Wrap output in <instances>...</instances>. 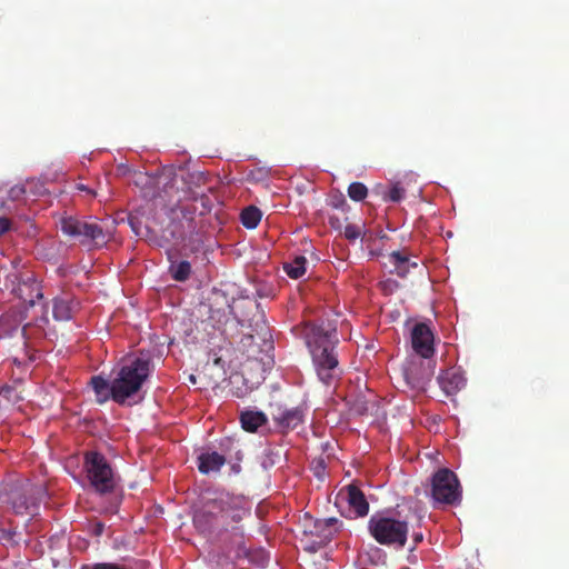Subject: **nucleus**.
Returning <instances> with one entry per match:
<instances>
[{
	"label": "nucleus",
	"mask_w": 569,
	"mask_h": 569,
	"mask_svg": "<svg viewBox=\"0 0 569 569\" xmlns=\"http://www.w3.org/2000/svg\"><path fill=\"white\" fill-rule=\"evenodd\" d=\"M90 385L96 392L98 402L102 403L111 398V383L101 376H93L90 380Z\"/></svg>",
	"instance_id": "20"
},
{
	"label": "nucleus",
	"mask_w": 569,
	"mask_h": 569,
	"mask_svg": "<svg viewBox=\"0 0 569 569\" xmlns=\"http://www.w3.org/2000/svg\"><path fill=\"white\" fill-rule=\"evenodd\" d=\"M312 470L317 478L322 479L325 476L326 465L322 459L312 462Z\"/></svg>",
	"instance_id": "28"
},
{
	"label": "nucleus",
	"mask_w": 569,
	"mask_h": 569,
	"mask_svg": "<svg viewBox=\"0 0 569 569\" xmlns=\"http://www.w3.org/2000/svg\"><path fill=\"white\" fill-rule=\"evenodd\" d=\"M1 532H2L1 537H3V538H11L12 535H13V532H11L10 530H8V531L7 530H1Z\"/></svg>",
	"instance_id": "36"
},
{
	"label": "nucleus",
	"mask_w": 569,
	"mask_h": 569,
	"mask_svg": "<svg viewBox=\"0 0 569 569\" xmlns=\"http://www.w3.org/2000/svg\"><path fill=\"white\" fill-rule=\"evenodd\" d=\"M437 380L439 387L447 397H452L457 395L465 387L466 383L462 373L455 368L442 371L438 376Z\"/></svg>",
	"instance_id": "13"
},
{
	"label": "nucleus",
	"mask_w": 569,
	"mask_h": 569,
	"mask_svg": "<svg viewBox=\"0 0 569 569\" xmlns=\"http://www.w3.org/2000/svg\"><path fill=\"white\" fill-rule=\"evenodd\" d=\"M12 362H13L18 368H21V367L23 366V361H21V360L17 359V358H14V359L12 360Z\"/></svg>",
	"instance_id": "37"
},
{
	"label": "nucleus",
	"mask_w": 569,
	"mask_h": 569,
	"mask_svg": "<svg viewBox=\"0 0 569 569\" xmlns=\"http://www.w3.org/2000/svg\"><path fill=\"white\" fill-rule=\"evenodd\" d=\"M152 370L153 363L149 353L141 352L137 357L127 359L111 381V399L119 405H124L129 398L140 391Z\"/></svg>",
	"instance_id": "2"
},
{
	"label": "nucleus",
	"mask_w": 569,
	"mask_h": 569,
	"mask_svg": "<svg viewBox=\"0 0 569 569\" xmlns=\"http://www.w3.org/2000/svg\"><path fill=\"white\" fill-rule=\"evenodd\" d=\"M389 262L393 266V270L397 276L405 278L411 268H417L418 263L412 262L409 259V254L406 251H392L389 254Z\"/></svg>",
	"instance_id": "18"
},
{
	"label": "nucleus",
	"mask_w": 569,
	"mask_h": 569,
	"mask_svg": "<svg viewBox=\"0 0 569 569\" xmlns=\"http://www.w3.org/2000/svg\"><path fill=\"white\" fill-rule=\"evenodd\" d=\"M79 302L74 300L69 295H62L53 299V317L56 320L68 321L70 320L77 308Z\"/></svg>",
	"instance_id": "14"
},
{
	"label": "nucleus",
	"mask_w": 569,
	"mask_h": 569,
	"mask_svg": "<svg viewBox=\"0 0 569 569\" xmlns=\"http://www.w3.org/2000/svg\"><path fill=\"white\" fill-rule=\"evenodd\" d=\"M76 188H77L78 190H80V191H86V192H87V193H89L91 197H94V196H96V192H94L93 190H91L90 188H88L87 186H84V184L79 183V184H77V187H76Z\"/></svg>",
	"instance_id": "33"
},
{
	"label": "nucleus",
	"mask_w": 569,
	"mask_h": 569,
	"mask_svg": "<svg viewBox=\"0 0 569 569\" xmlns=\"http://www.w3.org/2000/svg\"><path fill=\"white\" fill-rule=\"evenodd\" d=\"M307 259L303 256H297L292 261L286 262L284 271L291 279H299L306 273Z\"/></svg>",
	"instance_id": "21"
},
{
	"label": "nucleus",
	"mask_w": 569,
	"mask_h": 569,
	"mask_svg": "<svg viewBox=\"0 0 569 569\" xmlns=\"http://www.w3.org/2000/svg\"><path fill=\"white\" fill-rule=\"evenodd\" d=\"M303 337L312 357L318 378L327 386L337 380L341 373L338 355L337 330L329 323L307 322Z\"/></svg>",
	"instance_id": "1"
},
{
	"label": "nucleus",
	"mask_w": 569,
	"mask_h": 569,
	"mask_svg": "<svg viewBox=\"0 0 569 569\" xmlns=\"http://www.w3.org/2000/svg\"><path fill=\"white\" fill-rule=\"evenodd\" d=\"M232 470H233L234 472H239V471H240V466H239L238 463L233 465V466H232Z\"/></svg>",
	"instance_id": "39"
},
{
	"label": "nucleus",
	"mask_w": 569,
	"mask_h": 569,
	"mask_svg": "<svg viewBox=\"0 0 569 569\" xmlns=\"http://www.w3.org/2000/svg\"><path fill=\"white\" fill-rule=\"evenodd\" d=\"M47 496L46 488L29 479L8 480L0 490V503L16 515H32Z\"/></svg>",
	"instance_id": "3"
},
{
	"label": "nucleus",
	"mask_w": 569,
	"mask_h": 569,
	"mask_svg": "<svg viewBox=\"0 0 569 569\" xmlns=\"http://www.w3.org/2000/svg\"><path fill=\"white\" fill-rule=\"evenodd\" d=\"M26 194V188L23 184H16L8 191V198L11 201H20Z\"/></svg>",
	"instance_id": "25"
},
{
	"label": "nucleus",
	"mask_w": 569,
	"mask_h": 569,
	"mask_svg": "<svg viewBox=\"0 0 569 569\" xmlns=\"http://www.w3.org/2000/svg\"><path fill=\"white\" fill-rule=\"evenodd\" d=\"M0 209L4 212V213H11L12 212V209L10 206L7 204L6 201H2L1 204H0Z\"/></svg>",
	"instance_id": "34"
},
{
	"label": "nucleus",
	"mask_w": 569,
	"mask_h": 569,
	"mask_svg": "<svg viewBox=\"0 0 569 569\" xmlns=\"http://www.w3.org/2000/svg\"><path fill=\"white\" fill-rule=\"evenodd\" d=\"M163 237L167 240L182 243L192 251L198 250L202 239L201 228L196 220V208L189 206L172 208L170 222L163 230Z\"/></svg>",
	"instance_id": "4"
},
{
	"label": "nucleus",
	"mask_w": 569,
	"mask_h": 569,
	"mask_svg": "<svg viewBox=\"0 0 569 569\" xmlns=\"http://www.w3.org/2000/svg\"><path fill=\"white\" fill-rule=\"evenodd\" d=\"M240 422L246 431L254 432L267 422V417L260 411H244L240 416Z\"/></svg>",
	"instance_id": "19"
},
{
	"label": "nucleus",
	"mask_w": 569,
	"mask_h": 569,
	"mask_svg": "<svg viewBox=\"0 0 569 569\" xmlns=\"http://www.w3.org/2000/svg\"><path fill=\"white\" fill-rule=\"evenodd\" d=\"M191 273V264L189 261L182 260L170 267V274L176 281L183 282L189 279Z\"/></svg>",
	"instance_id": "23"
},
{
	"label": "nucleus",
	"mask_w": 569,
	"mask_h": 569,
	"mask_svg": "<svg viewBox=\"0 0 569 569\" xmlns=\"http://www.w3.org/2000/svg\"><path fill=\"white\" fill-rule=\"evenodd\" d=\"M11 227L12 222L8 217H0V237L7 233L11 229Z\"/></svg>",
	"instance_id": "29"
},
{
	"label": "nucleus",
	"mask_w": 569,
	"mask_h": 569,
	"mask_svg": "<svg viewBox=\"0 0 569 569\" xmlns=\"http://www.w3.org/2000/svg\"><path fill=\"white\" fill-rule=\"evenodd\" d=\"M36 290H37L36 298H38V299L42 298V295H41L38 286L36 287Z\"/></svg>",
	"instance_id": "38"
},
{
	"label": "nucleus",
	"mask_w": 569,
	"mask_h": 569,
	"mask_svg": "<svg viewBox=\"0 0 569 569\" xmlns=\"http://www.w3.org/2000/svg\"><path fill=\"white\" fill-rule=\"evenodd\" d=\"M403 196L405 189L399 183L393 184L388 192V199L392 202H399Z\"/></svg>",
	"instance_id": "27"
},
{
	"label": "nucleus",
	"mask_w": 569,
	"mask_h": 569,
	"mask_svg": "<svg viewBox=\"0 0 569 569\" xmlns=\"http://www.w3.org/2000/svg\"><path fill=\"white\" fill-rule=\"evenodd\" d=\"M329 223H330V226H331L332 228H335V229H340V228H341V221H340V219H339V218H337V217H333V216H332V217H330V218H329Z\"/></svg>",
	"instance_id": "31"
},
{
	"label": "nucleus",
	"mask_w": 569,
	"mask_h": 569,
	"mask_svg": "<svg viewBox=\"0 0 569 569\" xmlns=\"http://www.w3.org/2000/svg\"><path fill=\"white\" fill-rule=\"evenodd\" d=\"M193 522L202 532L214 529H229V521L221 519L218 509H216V499L208 501L204 509L194 513Z\"/></svg>",
	"instance_id": "11"
},
{
	"label": "nucleus",
	"mask_w": 569,
	"mask_h": 569,
	"mask_svg": "<svg viewBox=\"0 0 569 569\" xmlns=\"http://www.w3.org/2000/svg\"><path fill=\"white\" fill-rule=\"evenodd\" d=\"M412 540H413L415 547H417L423 540L422 532H413Z\"/></svg>",
	"instance_id": "32"
},
{
	"label": "nucleus",
	"mask_w": 569,
	"mask_h": 569,
	"mask_svg": "<svg viewBox=\"0 0 569 569\" xmlns=\"http://www.w3.org/2000/svg\"><path fill=\"white\" fill-rule=\"evenodd\" d=\"M338 520L335 518L317 520L313 529L309 531L310 541L305 547L310 552H317L329 543L338 531Z\"/></svg>",
	"instance_id": "10"
},
{
	"label": "nucleus",
	"mask_w": 569,
	"mask_h": 569,
	"mask_svg": "<svg viewBox=\"0 0 569 569\" xmlns=\"http://www.w3.org/2000/svg\"><path fill=\"white\" fill-rule=\"evenodd\" d=\"M216 509H218L221 519L229 521V528H234L233 525L239 523L250 513L246 507V501L241 497L228 493L216 498Z\"/></svg>",
	"instance_id": "9"
},
{
	"label": "nucleus",
	"mask_w": 569,
	"mask_h": 569,
	"mask_svg": "<svg viewBox=\"0 0 569 569\" xmlns=\"http://www.w3.org/2000/svg\"><path fill=\"white\" fill-rule=\"evenodd\" d=\"M61 230L88 249L100 248L109 241V233L97 220L66 217L61 219Z\"/></svg>",
	"instance_id": "6"
},
{
	"label": "nucleus",
	"mask_w": 569,
	"mask_h": 569,
	"mask_svg": "<svg viewBox=\"0 0 569 569\" xmlns=\"http://www.w3.org/2000/svg\"><path fill=\"white\" fill-rule=\"evenodd\" d=\"M348 196L353 201H362L368 196V188L362 182H352L348 187Z\"/></svg>",
	"instance_id": "24"
},
{
	"label": "nucleus",
	"mask_w": 569,
	"mask_h": 569,
	"mask_svg": "<svg viewBox=\"0 0 569 569\" xmlns=\"http://www.w3.org/2000/svg\"><path fill=\"white\" fill-rule=\"evenodd\" d=\"M24 288H27V284L20 286V287L18 288V290H19V292H20V297L24 300V302H27V303H29V305L33 306V305H34V302H36L33 297H31L30 299H27V298H24V297H23V290H24Z\"/></svg>",
	"instance_id": "30"
},
{
	"label": "nucleus",
	"mask_w": 569,
	"mask_h": 569,
	"mask_svg": "<svg viewBox=\"0 0 569 569\" xmlns=\"http://www.w3.org/2000/svg\"><path fill=\"white\" fill-rule=\"evenodd\" d=\"M430 496L433 506H457L462 499V489L457 475L448 469H438L430 479Z\"/></svg>",
	"instance_id": "8"
},
{
	"label": "nucleus",
	"mask_w": 569,
	"mask_h": 569,
	"mask_svg": "<svg viewBox=\"0 0 569 569\" xmlns=\"http://www.w3.org/2000/svg\"><path fill=\"white\" fill-rule=\"evenodd\" d=\"M84 470L92 488L100 495L110 493L117 486L114 471L108 459L98 451L84 453Z\"/></svg>",
	"instance_id": "7"
},
{
	"label": "nucleus",
	"mask_w": 569,
	"mask_h": 569,
	"mask_svg": "<svg viewBox=\"0 0 569 569\" xmlns=\"http://www.w3.org/2000/svg\"><path fill=\"white\" fill-rule=\"evenodd\" d=\"M362 229L358 224H347L345 228V237L348 240L355 241L361 236Z\"/></svg>",
	"instance_id": "26"
},
{
	"label": "nucleus",
	"mask_w": 569,
	"mask_h": 569,
	"mask_svg": "<svg viewBox=\"0 0 569 569\" xmlns=\"http://www.w3.org/2000/svg\"><path fill=\"white\" fill-rule=\"evenodd\" d=\"M347 501L356 517H365L369 512V503L363 492L353 485L347 487Z\"/></svg>",
	"instance_id": "17"
},
{
	"label": "nucleus",
	"mask_w": 569,
	"mask_h": 569,
	"mask_svg": "<svg viewBox=\"0 0 569 569\" xmlns=\"http://www.w3.org/2000/svg\"><path fill=\"white\" fill-rule=\"evenodd\" d=\"M303 409L299 407L286 409L279 411L277 415H273V420L276 421V423L286 430L297 428L299 425L303 422Z\"/></svg>",
	"instance_id": "16"
},
{
	"label": "nucleus",
	"mask_w": 569,
	"mask_h": 569,
	"mask_svg": "<svg viewBox=\"0 0 569 569\" xmlns=\"http://www.w3.org/2000/svg\"><path fill=\"white\" fill-rule=\"evenodd\" d=\"M198 470L202 475H209L211 472H219L221 467L226 463L227 458L224 455H220L216 451L202 452L197 458Z\"/></svg>",
	"instance_id": "15"
},
{
	"label": "nucleus",
	"mask_w": 569,
	"mask_h": 569,
	"mask_svg": "<svg viewBox=\"0 0 569 569\" xmlns=\"http://www.w3.org/2000/svg\"><path fill=\"white\" fill-rule=\"evenodd\" d=\"M236 459L237 460H241L242 459V456L240 455L239 450L236 452Z\"/></svg>",
	"instance_id": "40"
},
{
	"label": "nucleus",
	"mask_w": 569,
	"mask_h": 569,
	"mask_svg": "<svg viewBox=\"0 0 569 569\" xmlns=\"http://www.w3.org/2000/svg\"><path fill=\"white\" fill-rule=\"evenodd\" d=\"M103 527L104 526L101 522H98L94 528L96 535H101L103 531Z\"/></svg>",
	"instance_id": "35"
},
{
	"label": "nucleus",
	"mask_w": 569,
	"mask_h": 569,
	"mask_svg": "<svg viewBox=\"0 0 569 569\" xmlns=\"http://www.w3.org/2000/svg\"><path fill=\"white\" fill-rule=\"evenodd\" d=\"M261 211L253 206L247 207L241 212V223L248 229H254L261 220Z\"/></svg>",
	"instance_id": "22"
},
{
	"label": "nucleus",
	"mask_w": 569,
	"mask_h": 569,
	"mask_svg": "<svg viewBox=\"0 0 569 569\" xmlns=\"http://www.w3.org/2000/svg\"><path fill=\"white\" fill-rule=\"evenodd\" d=\"M368 530L378 543L403 548L408 539L409 525L407 520L375 513L368 521Z\"/></svg>",
	"instance_id": "5"
},
{
	"label": "nucleus",
	"mask_w": 569,
	"mask_h": 569,
	"mask_svg": "<svg viewBox=\"0 0 569 569\" xmlns=\"http://www.w3.org/2000/svg\"><path fill=\"white\" fill-rule=\"evenodd\" d=\"M411 346L417 355L429 359L435 353L433 332L423 322L416 323L411 330Z\"/></svg>",
	"instance_id": "12"
}]
</instances>
